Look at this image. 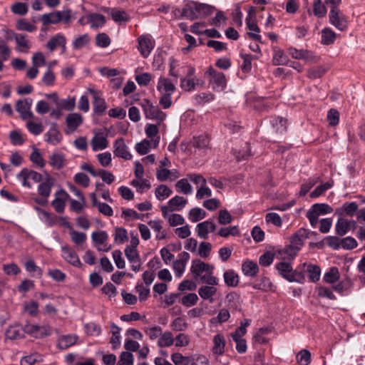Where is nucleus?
<instances>
[{"label":"nucleus","instance_id":"64","mask_svg":"<svg viewBox=\"0 0 365 365\" xmlns=\"http://www.w3.org/2000/svg\"><path fill=\"white\" fill-rule=\"evenodd\" d=\"M134 357L129 351H123L117 365H133Z\"/></svg>","mask_w":365,"mask_h":365},{"label":"nucleus","instance_id":"49","mask_svg":"<svg viewBox=\"0 0 365 365\" xmlns=\"http://www.w3.org/2000/svg\"><path fill=\"white\" fill-rule=\"evenodd\" d=\"M90 42V38L88 34L81 35L73 41L72 46L75 50H79L83 47L86 46Z\"/></svg>","mask_w":365,"mask_h":365},{"label":"nucleus","instance_id":"7","mask_svg":"<svg viewBox=\"0 0 365 365\" xmlns=\"http://www.w3.org/2000/svg\"><path fill=\"white\" fill-rule=\"evenodd\" d=\"M131 239L130 245H128L125 249V255L130 262H134L135 260H140V255L137 252V246L139 244L138 235L130 232Z\"/></svg>","mask_w":365,"mask_h":365},{"label":"nucleus","instance_id":"3","mask_svg":"<svg viewBox=\"0 0 365 365\" xmlns=\"http://www.w3.org/2000/svg\"><path fill=\"white\" fill-rule=\"evenodd\" d=\"M205 74L210 76V84L215 91L220 92L226 88L227 80L225 75L222 72L217 71L210 67Z\"/></svg>","mask_w":365,"mask_h":365},{"label":"nucleus","instance_id":"30","mask_svg":"<svg viewBox=\"0 0 365 365\" xmlns=\"http://www.w3.org/2000/svg\"><path fill=\"white\" fill-rule=\"evenodd\" d=\"M225 283L229 287H237L239 283V276L232 269H229L223 274Z\"/></svg>","mask_w":365,"mask_h":365},{"label":"nucleus","instance_id":"56","mask_svg":"<svg viewBox=\"0 0 365 365\" xmlns=\"http://www.w3.org/2000/svg\"><path fill=\"white\" fill-rule=\"evenodd\" d=\"M297 361L300 365H309L311 362V354L307 349L301 350L297 355Z\"/></svg>","mask_w":365,"mask_h":365},{"label":"nucleus","instance_id":"2","mask_svg":"<svg viewBox=\"0 0 365 365\" xmlns=\"http://www.w3.org/2000/svg\"><path fill=\"white\" fill-rule=\"evenodd\" d=\"M306 229L300 228L290 238V244L284 249V252L289 256H295L304 244L302 236L305 235Z\"/></svg>","mask_w":365,"mask_h":365},{"label":"nucleus","instance_id":"22","mask_svg":"<svg viewBox=\"0 0 365 365\" xmlns=\"http://www.w3.org/2000/svg\"><path fill=\"white\" fill-rule=\"evenodd\" d=\"M62 195L66 197V198L68 197V194L63 190H60L56 193V198L51 202V205L55 208V210L58 213H62L64 211L66 203L65 200L60 198L58 195Z\"/></svg>","mask_w":365,"mask_h":365},{"label":"nucleus","instance_id":"9","mask_svg":"<svg viewBox=\"0 0 365 365\" xmlns=\"http://www.w3.org/2000/svg\"><path fill=\"white\" fill-rule=\"evenodd\" d=\"M66 123L67 129L65 133L69 135L83 123V117L80 113H72L67 115Z\"/></svg>","mask_w":365,"mask_h":365},{"label":"nucleus","instance_id":"35","mask_svg":"<svg viewBox=\"0 0 365 365\" xmlns=\"http://www.w3.org/2000/svg\"><path fill=\"white\" fill-rule=\"evenodd\" d=\"M64 155L61 153H53L50 156L49 164L58 170L64 166Z\"/></svg>","mask_w":365,"mask_h":365},{"label":"nucleus","instance_id":"36","mask_svg":"<svg viewBox=\"0 0 365 365\" xmlns=\"http://www.w3.org/2000/svg\"><path fill=\"white\" fill-rule=\"evenodd\" d=\"M336 38V34L329 28H324L322 31L321 43L324 45L332 44Z\"/></svg>","mask_w":365,"mask_h":365},{"label":"nucleus","instance_id":"19","mask_svg":"<svg viewBox=\"0 0 365 365\" xmlns=\"http://www.w3.org/2000/svg\"><path fill=\"white\" fill-rule=\"evenodd\" d=\"M157 90L162 93L172 94L176 88L170 78L160 77L157 85Z\"/></svg>","mask_w":365,"mask_h":365},{"label":"nucleus","instance_id":"41","mask_svg":"<svg viewBox=\"0 0 365 365\" xmlns=\"http://www.w3.org/2000/svg\"><path fill=\"white\" fill-rule=\"evenodd\" d=\"M240 57L243 59V63L241 66V69L243 73H249L252 69V59L257 58L254 56L248 53H240Z\"/></svg>","mask_w":365,"mask_h":365},{"label":"nucleus","instance_id":"10","mask_svg":"<svg viewBox=\"0 0 365 365\" xmlns=\"http://www.w3.org/2000/svg\"><path fill=\"white\" fill-rule=\"evenodd\" d=\"M358 210V205L356 202H346L336 210L335 215L339 217H344V215L352 217L356 215Z\"/></svg>","mask_w":365,"mask_h":365},{"label":"nucleus","instance_id":"18","mask_svg":"<svg viewBox=\"0 0 365 365\" xmlns=\"http://www.w3.org/2000/svg\"><path fill=\"white\" fill-rule=\"evenodd\" d=\"M197 4V1H190L185 4L182 9L184 18L190 21H194L198 19Z\"/></svg>","mask_w":365,"mask_h":365},{"label":"nucleus","instance_id":"13","mask_svg":"<svg viewBox=\"0 0 365 365\" xmlns=\"http://www.w3.org/2000/svg\"><path fill=\"white\" fill-rule=\"evenodd\" d=\"M45 136L47 137L46 141L53 145L58 144L61 141L62 135L58 128L56 123H51L50 128L45 134Z\"/></svg>","mask_w":365,"mask_h":365},{"label":"nucleus","instance_id":"32","mask_svg":"<svg viewBox=\"0 0 365 365\" xmlns=\"http://www.w3.org/2000/svg\"><path fill=\"white\" fill-rule=\"evenodd\" d=\"M35 210L40 214H41L42 217H41V220L44 222V223L48 227H53L56 223V218L57 217H52L51 213L48 212L43 210L42 208L39 207H35Z\"/></svg>","mask_w":365,"mask_h":365},{"label":"nucleus","instance_id":"42","mask_svg":"<svg viewBox=\"0 0 365 365\" xmlns=\"http://www.w3.org/2000/svg\"><path fill=\"white\" fill-rule=\"evenodd\" d=\"M6 339L15 340L24 337V332L16 327L10 326L5 331Z\"/></svg>","mask_w":365,"mask_h":365},{"label":"nucleus","instance_id":"40","mask_svg":"<svg viewBox=\"0 0 365 365\" xmlns=\"http://www.w3.org/2000/svg\"><path fill=\"white\" fill-rule=\"evenodd\" d=\"M339 279V272L336 267H331L328 272H327L323 277V280L329 284H334Z\"/></svg>","mask_w":365,"mask_h":365},{"label":"nucleus","instance_id":"26","mask_svg":"<svg viewBox=\"0 0 365 365\" xmlns=\"http://www.w3.org/2000/svg\"><path fill=\"white\" fill-rule=\"evenodd\" d=\"M242 269L245 275L255 277L259 271V267L256 262L248 260L242 263Z\"/></svg>","mask_w":365,"mask_h":365},{"label":"nucleus","instance_id":"53","mask_svg":"<svg viewBox=\"0 0 365 365\" xmlns=\"http://www.w3.org/2000/svg\"><path fill=\"white\" fill-rule=\"evenodd\" d=\"M130 184L136 187V190L139 193H143L145 190H148L151 187L150 182L147 179H143L141 181L133 180Z\"/></svg>","mask_w":365,"mask_h":365},{"label":"nucleus","instance_id":"14","mask_svg":"<svg viewBox=\"0 0 365 365\" xmlns=\"http://www.w3.org/2000/svg\"><path fill=\"white\" fill-rule=\"evenodd\" d=\"M46 176L45 180L41 182L38 186V192L41 196L48 198L51 192V187L53 185L54 180L48 173H46Z\"/></svg>","mask_w":365,"mask_h":365},{"label":"nucleus","instance_id":"29","mask_svg":"<svg viewBox=\"0 0 365 365\" xmlns=\"http://www.w3.org/2000/svg\"><path fill=\"white\" fill-rule=\"evenodd\" d=\"M41 21L44 26L59 23L61 21L60 11L43 14L41 17Z\"/></svg>","mask_w":365,"mask_h":365},{"label":"nucleus","instance_id":"5","mask_svg":"<svg viewBox=\"0 0 365 365\" xmlns=\"http://www.w3.org/2000/svg\"><path fill=\"white\" fill-rule=\"evenodd\" d=\"M16 178L21 183L23 187L31 188V184L28 181L29 178L35 182H41L43 180V176L41 173L26 168H23L20 173L16 175Z\"/></svg>","mask_w":365,"mask_h":365},{"label":"nucleus","instance_id":"51","mask_svg":"<svg viewBox=\"0 0 365 365\" xmlns=\"http://www.w3.org/2000/svg\"><path fill=\"white\" fill-rule=\"evenodd\" d=\"M176 188L185 195L191 194L192 188L191 185L187 182L185 178L180 179L175 184Z\"/></svg>","mask_w":365,"mask_h":365},{"label":"nucleus","instance_id":"33","mask_svg":"<svg viewBox=\"0 0 365 365\" xmlns=\"http://www.w3.org/2000/svg\"><path fill=\"white\" fill-rule=\"evenodd\" d=\"M306 272L308 273L309 279L312 282H317L319 280L321 269L317 264H309Z\"/></svg>","mask_w":365,"mask_h":365},{"label":"nucleus","instance_id":"28","mask_svg":"<svg viewBox=\"0 0 365 365\" xmlns=\"http://www.w3.org/2000/svg\"><path fill=\"white\" fill-rule=\"evenodd\" d=\"M91 144L93 151L104 150L108 147V142L106 137L96 135L91 140Z\"/></svg>","mask_w":365,"mask_h":365},{"label":"nucleus","instance_id":"57","mask_svg":"<svg viewBox=\"0 0 365 365\" xmlns=\"http://www.w3.org/2000/svg\"><path fill=\"white\" fill-rule=\"evenodd\" d=\"M287 280L289 282H297L299 284H303L305 280V274L302 271L293 269L291 275L287 277Z\"/></svg>","mask_w":365,"mask_h":365},{"label":"nucleus","instance_id":"61","mask_svg":"<svg viewBox=\"0 0 365 365\" xmlns=\"http://www.w3.org/2000/svg\"><path fill=\"white\" fill-rule=\"evenodd\" d=\"M326 72L327 70L322 66L313 67L307 71V76L312 79L319 78Z\"/></svg>","mask_w":365,"mask_h":365},{"label":"nucleus","instance_id":"25","mask_svg":"<svg viewBox=\"0 0 365 365\" xmlns=\"http://www.w3.org/2000/svg\"><path fill=\"white\" fill-rule=\"evenodd\" d=\"M349 230V220L344 218L343 217H339L335 225L336 233L339 236H343L346 235Z\"/></svg>","mask_w":365,"mask_h":365},{"label":"nucleus","instance_id":"55","mask_svg":"<svg viewBox=\"0 0 365 365\" xmlns=\"http://www.w3.org/2000/svg\"><path fill=\"white\" fill-rule=\"evenodd\" d=\"M318 180L319 178L317 177L309 178L307 182H305L301 185L299 195L302 197L305 196L310 190V189L315 185Z\"/></svg>","mask_w":365,"mask_h":365},{"label":"nucleus","instance_id":"24","mask_svg":"<svg viewBox=\"0 0 365 365\" xmlns=\"http://www.w3.org/2000/svg\"><path fill=\"white\" fill-rule=\"evenodd\" d=\"M214 346L212 352L217 355H222L225 351V340L224 336L220 334H216L213 338Z\"/></svg>","mask_w":365,"mask_h":365},{"label":"nucleus","instance_id":"16","mask_svg":"<svg viewBox=\"0 0 365 365\" xmlns=\"http://www.w3.org/2000/svg\"><path fill=\"white\" fill-rule=\"evenodd\" d=\"M78 339V337L76 334L62 335L58 339L57 346L61 350H66L73 346L77 342Z\"/></svg>","mask_w":365,"mask_h":365},{"label":"nucleus","instance_id":"60","mask_svg":"<svg viewBox=\"0 0 365 365\" xmlns=\"http://www.w3.org/2000/svg\"><path fill=\"white\" fill-rule=\"evenodd\" d=\"M198 301V297L195 293H189L181 299L182 304L186 307H190L196 304Z\"/></svg>","mask_w":365,"mask_h":365},{"label":"nucleus","instance_id":"58","mask_svg":"<svg viewBox=\"0 0 365 365\" xmlns=\"http://www.w3.org/2000/svg\"><path fill=\"white\" fill-rule=\"evenodd\" d=\"M217 235L222 237H227L230 235L238 236L240 231L237 226H232L230 227H222L217 232Z\"/></svg>","mask_w":365,"mask_h":365},{"label":"nucleus","instance_id":"15","mask_svg":"<svg viewBox=\"0 0 365 365\" xmlns=\"http://www.w3.org/2000/svg\"><path fill=\"white\" fill-rule=\"evenodd\" d=\"M138 48L141 55L145 58L148 57L154 47L151 40L145 36H141L138 38Z\"/></svg>","mask_w":365,"mask_h":365},{"label":"nucleus","instance_id":"34","mask_svg":"<svg viewBox=\"0 0 365 365\" xmlns=\"http://www.w3.org/2000/svg\"><path fill=\"white\" fill-rule=\"evenodd\" d=\"M310 210L318 216L321 215L329 214L333 211L332 207L326 203L314 204Z\"/></svg>","mask_w":365,"mask_h":365},{"label":"nucleus","instance_id":"50","mask_svg":"<svg viewBox=\"0 0 365 365\" xmlns=\"http://www.w3.org/2000/svg\"><path fill=\"white\" fill-rule=\"evenodd\" d=\"M173 336L171 332L165 331L158 339V344L160 347H168L173 344Z\"/></svg>","mask_w":365,"mask_h":365},{"label":"nucleus","instance_id":"23","mask_svg":"<svg viewBox=\"0 0 365 365\" xmlns=\"http://www.w3.org/2000/svg\"><path fill=\"white\" fill-rule=\"evenodd\" d=\"M103 11L108 13L115 22H126L129 19L124 11H120L116 9L110 8H103Z\"/></svg>","mask_w":365,"mask_h":365},{"label":"nucleus","instance_id":"47","mask_svg":"<svg viewBox=\"0 0 365 365\" xmlns=\"http://www.w3.org/2000/svg\"><path fill=\"white\" fill-rule=\"evenodd\" d=\"M172 192L173 191L165 185H159L155 191V197L159 200L168 197Z\"/></svg>","mask_w":365,"mask_h":365},{"label":"nucleus","instance_id":"6","mask_svg":"<svg viewBox=\"0 0 365 365\" xmlns=\"http://www.w3.org/2000/svg\"><path fill=\"white\" fill-rule=\"evenodd\" d=\"M88 91L93 97L92 105L94 113L98 115H102L107 109L106 103L102 98V93L93 88H88Z\"/></svg>","mask_w":365,"mask_h":365},{"label":"nucleus","instance_id":"38","mask_svg":"<svg viewBox=\"0 0 365 365\" xmlns=\"http://www.w3.org/2000/svg\"><path fill=\"white\" fill-rule=\"evenodd\" d=\"M66 37L61 33H58L51 38L47 42L46 47L51 51H53L57 46H59L64 42Z\"/></svg>","mask_w":365,"mask_h":365},{"label":"nucleus","instance_id":"31","mask_svg":"<svg viewBox=\"0 0 365 365\" xmlns=\"http://www.w3.org/2000/svg\"><path fill=\"white\" fill-rule=\"evenodd\" d=\"M274 53L272 58V63L274 66L287 65L289 63L288 56L281 49L274 48Z\"/></svg>","mask_w":365,"mask_h":365},{"label":"nucleus","instance_id":"48","mask_svg":"<svg viewBox=\"0 0 365 365\" xmlns=\"http://www.w3.org/2000/svg\"><path fill=\"white\" fill-rule=\"evenodd\" d=\"M313 14L318 18L324 17L327 14V8L321 0H315L313 4Z\"/></svg>","mask_w":365,"mask_h":365},{"label":"nucleus","instance_id":"11","mask_svg":"<svg viewBox=\"0 0 365 365\" xmlns=\"http://www.w3.org/2000/svg\"><path fill=\"white\" fill-rule=\"evenodd\" d=\"M114 155L117 157L122 158L124 160H130L132 155L128 151V147L125 144L123 138L117 139L113 144Z\"/></svg>","mask_w":365,"mask_h":365},{"label":"nucleus","instance_id":"8","mask_svg":"<svg viewBox=\"0 0 365 365\" xmlns=\"http://www.w3.org/2000/svg\"><path fill=\"white\" fill-rule=\"evenodd\" d=\"M214 267L210 264L205 263L200 259H194L192 262L190 271L195 279H197L202 272L212 274Z\"/></svg>","mask_w":365,"mask_h":365},{"label":"nucleus","instance_id":"44","mask_svg":"<svg viewBox=\"0 0 365 365\" xmlns=\"http://www.w3.org/2000/svg\"><path fill=\"white\" fill-rule=\"evenodd\" d=\"M206 216L205 210L200 207H195L190 210L189 212V219L192 222H198L204 219Z\"/></svg>","mask_w":365,"mask_h":365},{"label":"nucleus","instance_id":"12","mask_svg":"<svg viewBox=\"0 0 365 365\" xmlns=\"http://www.w3.org/2000/svg\"><path fill=\"white\" fill-rule=\"evenodd\" d=\"M62 257L73 266L80 267L82 264L76 251L69 247L68 245L61 247Z\"/></svg>","mask_w":365,"mask_h":365},{"label":"nucleus","instance_id":"21","mask_svg":"<svg viewBox=\"0 0 365 365\" xmlns=\"http://www.w3.org/2000/svg\"><path fill=\"white\" fill-rule=\"evenodd\" d=\"M217 292V288L212 286H202L198 289L199 296L205 300H208L210 303L214 302L213 296Z\"/></svg>","mask_w":365,"mask_h":365},{"label":"nucleus","instance_id":"59","mask_svg":"<svg viewBox=\"0 0 365 365\" xmlns=\"http://www.w3.org/2000/svg\"><path fill=\"white\" fill-rule=\"evenodd\" d=\"M110 37L105 33H100L96 36V46L101 48H106L110 44Z\"/></svg>","mask_w":365,"mask_h":365},{"label":"nucleus","instance_id":"17","mask_svg":"<svg viewBox=\"0 0 365 365\" xmlns=\"http://www.w3.org/2000/svg\"><path fill=\"white\" fill-rule=\"evenodd\" d=\"M51 97L56 98V106L60 107L66 110L71 111L76 106V98L74 97H69L68 98L61 99L58 98V94L51 95Z\"/></svg>","mask_w":365,"mask_h":365},{"label":"nucleus","instance_id":"46","mask_svg":"<svg viewBox=\"0 0 365 365\" xmlns=\"http://www.w3.org/2000/svg\"><path fill=\"white\" fill-rule=\"evenodd\" d=\"M271 122L276 133H282L287 130V120L283 118L277 117L274 118Z\"/></svg>","mask_w":365,"mask_h":365},{"label":"nucleus","instance_id":"27","mask_svg":"<svg viewBox=\"0 0 365 365\" xmlns=\"http://www.w3.org/2000/svg\"><path fill=\"white\" fill-rule=\"evenodd\" d=\"M187 202V199L176 195L168 201V205L170 207V211H173L174 210L180 211L185 206Z\"/></svg>","mask_w":365,"mask_h":365},{"label":"nucleus","instance_id":"52","mask_svg":"<svg viewBox=\"0 0 365 365\" xmlns=\"http://www.w3.org/2000/svg\"><path fill=\"white\" fill-rule=\"evenodd\" d=\"M272 284L270 279L267 277H262L259 282H256L252 285L253 289L262 291H268L271 289Z\"/></svg>","mask_w":365,"mask_h":365},{"label":"nucleus","instance_id":"20","mask_svg":"<svg viewBox=\"0 0 365 365\" xmlns=\"http://www.w3.org/2000/svg\"><path fill=\"white\" fill-rule=\"evenodd\" d=\"M87 22L91 24V28L93 29L102 27L106 23V18L103 15L92 13L86 16Z\"/></svg>","mask_w":365,"mask_h":365},{"label":"nucleus","instance_id":"45","mask_svg":"<svg viewBox=\"0 0 365 365\" xmlns=\"http://www.w3.org/2000/svg\"><path fill=\"white\" fill-rule=\"evenodd\" d=\"M29 158L34 164H36L39 168H43L46 165V161L36 148H34Z\"/></svg>","mask_w":365,"mask_h":365},{"label":"nucleus","instance_id":"1","mask_svg":"<svg viewBox=\"0 0 365 365\" xmlns=\"http://www.w3.org/2000/svg\"><path fill=\"white\" fill-rule=\"evenodd\" d=\"M140 105L146 119L156 120L158 124L165 119L166 114L160 110L157 106H154L149 100L143 99Z\"/></svg>","mask_w":365,"mask_h":365},{"label":"nucleus","instance_id":"4","mask_svg":"<svg viewBox=\"0 0 365 365\" xmlns=\"http://www.w3.org/2000/svg\"><path fill=\"white\" fill-rule=\"evenodd\" d=\"M329 22L339 31L347 29L348 21L346 17L338 6H332L329 14Z\"/></svg>","mask_w":365,"mask_h":365},{"label":"nucleus","instance_id":"37","mask_svg":"<svg viewBox=\"0 0 365 365\" xmlns=\"http://www.w3.org/2000/svg\"><path fill=\"white\" fill-rule=\"evenodd\" d=\"M276 269H277L279 274L285 279L293 271L292 267L290 263L285 262H280L276 265Z\"/></svg>","mask_w":365,"mask_h":365},{"label":"nucleus","instance_id":"63","mask_svg":"<svg viewBox=\"0 0 365 365\" xmlns=\"http://www.w3.org/2000/svg\"><path fill=\"white\" fill-rule=\"evenodd\" d=\"M274 258V254L267 251L259 257V263L263 267H268L273 262Z\"/></svg>","mask_w":365,"mask_h":365},{"label":"nucleus","instance_id":"62","mask_svg":"<svg viewBox=\"0 0 365 365\" xmlns=\"http://www.w3.org/2000/svg\"><path fill=\"white\" fill-rule=\"evenodd\" d=\"M135 148L140 155H145L150 150V142L144 139L141 142L135 144Z\"/></svg>","mask_w":365,"mask_h":365},{"label":"nucleus","instance_id":"39","mask_svg":"<svg viewBox=\"0 0 365 365\" xmlns=\"http://www.w3.org/2000/svg\"><path fill=\"white\" fill-rule=\"evenodd\" d=\"M197 6L198 19L210 16L215 10V8L214 6L204 3L197 2Z\"/></svg>","mask_w":365,"mask_h":365},{"label":"nucleus","instance_id":"54","mask_svg":"<svg viewBox=\"0 0 365 365\" xmlns=\"http://www.w3.org/2000/svg\"><path fill=\"white\" fill-rule=\"evenodd\" d=\"M252 320L250 319H245L240 322V326L232 334V337H241L244 336L246 332V328L250 325Z\"/></svg>","mask_w":365,"mask_h":365},{"label":"nucleus","instance_id":"43","mask_svg":"<svg viewBox=\"0 0 365 365\" xmlns=\"http://www.w3.org/2000/svg\"><path fill=\"white\" fill-rule=\"evenodd\" d=\"M209 224L210 220H206L202 222H200L196 226V231L197 232V236L202 239H207L208 233H209Z\"/></svg>","mask_w":365,"mask_h":365}]
</instances>
